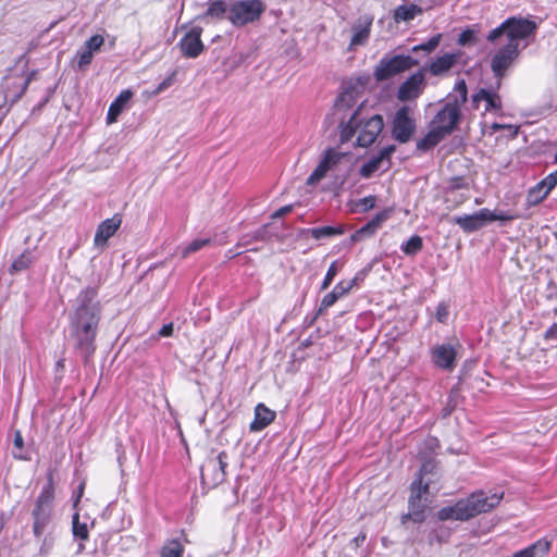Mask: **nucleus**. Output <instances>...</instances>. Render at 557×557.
I'll return each instance as SVG.
<instances>
[{
	"label": "nucleus",
	"mask_w": 557,
	"mask_h": 557,
	"mask_svg": "<svg viewBox=\"0 0 557 557\" xmlns=\"http://www.w3.org/2000/svg\"><path fill=\"white\" fill-rule=\"evenodd\" d=\"M441 40H442V34H436V35L432 36L430 39H428L425 42L413 46L411 51L412 52L425 51L426 53H431L438 47Z\"/></svg>",
	"instance_id": "nucleus-37"
},
{
	"label": "nucleus",
	"mask_w": 557,
	"mask_h": 557,
	"mask_svg": "<svg viewBox=\"0 0 557 557\" xmlns=\"http://www.w3.org/2000/svg\"><path fill=\"white\" fill-rule=\"evenodd\" d=\"M482 102L484 103V112H498L502 110V100L496 91L481 88L472 95L471 103L474 109H480Z\"/></svg>",
	"instance_id": "nucleus-20"
},
{
	"label": "nucleus",
	"mask_w": 557,
	"mask_h": 557,
	"mask_svg": "<svg viewBox=\"0 0 557 557\" xmlns=\"http://www.w3.org/2000/svg\"><path fill=\"white\" fill-rule=\"evenodd\" d=\"M173 330H174V326H173V323H168V324H164L160 331H159V335L161 337H168V336H171L173 334Z\"/></svg>",
	"instance_id": "nucleus-53"
},
{
	"label": "nucleus",
	"mask_w": 557,
	"mask_h": 557,
	"mask_svg": "<svg viewBox=\"0 0 557 557\" xmlns=\"http://www.w3.org/2000/svg\"><path fill=\"white\" fill-rule=\"evenodd\" d=\"M384 126L383 117L379 114H375L368 119L361 126L358 137L357 144L360 147H369L371 146L380 133L382 132Z\"/></svg>",
	"instance_id": "nucleus-16"
},
{
	"label": "nucleus",
	"mask_w": 557,
	"mask_h": 557,
	"mask_svg": "<svg viewBox=\"0 0 557 557\" xmlns=\"http://www.w3.org/2000/svg\"><path fill=\"white\" fill-rule=\"evenodd\" d=\"M55 536L53 535V530L47 531V534L42 539L41 546H40V553L48 554L54 544Z\"/></svg>",
	"instance_id": "nucleus-47"
},
{
	"label": "nucleus",
	"mask_w": 557,
	"mask_h": 557,
	"mask_svg": "<svg viewBox=\"0 0 557 557\" xmlns=\"http://www.w3.org/2000/svg\"><path fill=\"white\" fill-rule=\"evenodd\" d=\"M413 109L409 106L400 107L393 119L392 135L399 143L410 140L416 129V121L413 117Z\"/></svg>",
	"instance_id": "nucleus-9"
},
{
	"label": "nucleus",
	"mask_w": 557,
	"mask_h": 557,
	"mask_svg": "<svg viewBox=\"0 0 557 557\" xmlns=\"http://www.w3.org/2000/svg\"><path fill=\"white\" fill-rule=\"evenodd\" d=\"M348 161L349 157L347 153L341 152L336 149L326 150L317 168L307 178V185H315L324 178L327 173L341 171L342 166L348 163Z\"/></svg>",
	"instance_id": "nucleus-8"
},
{
	"label": "nucleus",
	"mask_w": 557,
	"mask_h": 557,
	"mask_svg": "<svg viewBox=\"0 0 557 557\" xmlns=\"http://www.w3.org/2000/svg\"><path fill=\"white\" fill-rule=\"evenodd\" d=\"M393 213V208H386L379 213H376L368 223L374 228L376 232L386 222Z\"/></svg>",
	"instance_id": "nucleus-38"
},
{
	"label": "nucleus",
	"mask_w": 557,
	"mask_h": 557,
	"mask_svg": "<svg viewBox=\"0 0 557 557\" xmlns=\"http://www.w3.org/2000/svg\"><path fill=\"white\" fill-rule=\"evenodd\" d=\"M416 65L418 61L410 55L383 57L374 67L373 76L377 82H384Z\"/></svg>",
	"instance_id": "nucleus-6"
},
{
	"label": "nucleus",
	"mask_w": 557,
	"mask_h": 557,
	"mask_svg": "<svg viewBox=\"0 0 557 557\" xmlns=\"http://www.w3.org/2000/svg\"><path fill=\"white\" fill-rule=\"evenodd\" d=\"M351 290V285L346 284L345 281L338 282L332 292L327 293L322 301L320 310L332 307L341 297L347 295Z\"/></svg>",
	"instance_id": "nucleus-27"
},
{
	"label": "nucleus",
	"mask_w": 557,
	"mask_h": 557,
	"mask_svg": "<svg viewBox=\"0 0 557 557\" xmlns=\"http://www.w3.org/2000/svg\"><path fill=\"white\" fill-rule=\"evenodd\" d=\"M462 52H446L442 55H437L430 60L426 66L423 69L424 71H429L432 76H445L450 70L458 63L461 58Z\"/></svg>",
	"instance_id": "nucleus-13"
},
{
	"label": "nucleus",
	"mask_w": 557,
	"mask_h": 557,
	"mask_svg": "<svg viewBox=\"0 0 557 557\" xmlns=\"http://www.w3.org/2000/svg\"><path fill=\"white\" fill-rule=\"evenodd\" d=\"M549 194L546 193L544 187L540 184V182L533 186L527 195V205L529 207L536 206L541 203Z\"/></svg>",
	"instance_id": "nucleus-32"
},
{
	"label": "nucleus",
	"mask_w": 557,
	"mask_h": 557,
	"mask_svg": "<svg viewBox=\"0 0 557 557\" xmlns=\"http://www.w3.org/2000/svg\"><path fill=\"white\" fill-rule=\"evenodd\" d=\"M552 547L547 539H540L528 547L516 552L511 557H545Z\"/></svg>",
	"instance_id": "nucleus-26"
},
{
	"label": "nucleus",
	"mask_w": 557,
	"mask_h": 557,
	"mask_svg": "<svg viewBox=\"0 0 557 557\" xmlns=\"http://www.w3.org/2000/svg\"><path fill=\"white\" fill-rule=\"evenodd\" d=\"M14 446L17 448L23 447V437L20 431H16L14 434Z\"/></svg>",
	"instance_id": "nucleus-55"
},
{
	"label": "nucleus",
	"mask_w": 557,
	"mask_h": 557,
	"mask_svg": "<svg viewBox=\"0 0 557 557\" xmlns=\"http://www.w3.org/2000/svg\"><path fill=\"white\" fill-rule=\"evenodd\" d=\"M426 444L429 445V447L431 449H433L435 447H438V442H437V440L435 437L428 438Z\"/></svg>",
	"instance_id": "nucleus-57"
},
{
	"label": "nucleus",
	"mask_w": 557,
	"mask_h": 557,
	"mask_svg": "<svg viewBox=\"0 0 557 557\" xmlns=\"http://www.w3.org/2000/svg\"><path fill=\"white\" fill-rule=\"evenodd\" d=\"M176 71H173L170 75H168L153 90L152 95L157 96L171 87L175 81Z\"/></svg>",
	"instance_id": "nucleus-44"
},
{
	"label": "nucleus",
	"mask_w": 557,
	"mask_h": 557,
	"mask_svg": "<svg viewBox=\"0 0 557 557\" xmlns=\"http://www.w3.org/2000/svg\"><path fill=\"white\" fill-rule=\"evenodd\" d=\"M275 419V412L263 404L255 408V420L250 424V431L258 432L267 428Z\"/></svg>",
	"instance_id": "nucleus-24"
},
{
	"label": "nucleus",
	"mask_w": 557,
	"mask_h": 557,
	"mask_svg": "<svg viewBox=\"0 0 557 557\" xmlns=\"http://www.w3.org/2000/svg\"><path fill=\"white\" fill-rule=\"evenodd\" d=\"M474 38H475V32L473 29L468 28L459 35L457 42L459 46L465 47V46H469V45L473 44Z\"/></svg>",
	"instance_id": "nucleus-48"
},
{
	"label": "nucleus",
	"mask_w": 557,
	"mask_h": 557,
	"mask_svg": "<svg viewBox=\"0 0 557 557\" xmlns=\"http://www.w3.org/2000/svg\"><path fill=\"white\" fill-rule=\"evenodd\" d=\"M133 97V91L129 89L122 90L120 95L114 99V101L110 104L108 114H107V123L113 124L117 121L119 115L126 108L127 103Z\"/></svg>",
	"instance_id": "nucleus-23"
},
{
	"label": "nucleus",
	"mask_w": 557,
	"mask_h": 557,
	"mask_svg": "<svg viewBox=\"0 0 557 557\" xmlns=\"http://www.w3.org/2000/svg\"><path fill=\"white\" fill-rule=\"evenodd\" d=\"M358 126L357 112H355L347 123L341 125V140L348 141L355 135Z\"/></svg>",
	"instance_id": "nucleus-34"
},
{
	"label": "nucleus",
	"mask_w": 557,
	"mask_h": 557,
	"mask_svg": "<svg viewBox=\"0 0 557 557\" xmlns=\"http://www.w3.org/2000/svg\"><path fill=\"white\" fill-rule=\"evenodd\" d=\"M32 262H33L32 253L29 251H25L13 261L11 268L15 272L22 271V270L27 269Z\"/></svg>",
	"instance_id": "nucleus-41"
},
{
	"label": "nucleus",
	"mask_w": 557,
	"mask_h": 557,
	"mask_svg": "<svg viewBox=\"0 0 557 557\" xmlns=\"http://www.w3.org/2000/svg\"><path fill=\"white\" fill-rule=\"evenodd\" d=\"M373 15L363 14L359 16L351 26V39L348 51H355L358 47L367 45L371 35Z\"/></svg>",
	"instance_id": "nucleus-12"
},
{
	"label": "nucleus",
	"mask_w": 557,
	"mask_h": 557,
	"mask_svg": "<svg viewBox=\"0 0 557 557\" xmlns=\"http://www.w3.org/2000/svg\"><path fill=\"white\" fill-rule=\"evenodd\" d=\"M395 151V146L389 145L380 150V152L372 157L367 163L360 169L362 177H370L374 172L379 170H387L389 168L391 156Z\"/></svg>",
	"instance_id": "nucleus-17"
},
{
	"label": "nucleus",
	"mask_w": 557,
	"mask_h": 557,
	"mask_svg": "<svg viewBox=\"0 0 557 557\" xmlns=\"http://www.w3.org/2000/svg\"><path fill=\"white\" fill-rule=\"evenodd\" d=\"M103 44H104L103 36L97 34V35L91 36L88 40H86L83 47L86 48L87 50H89L90 52L96 53L101 49Z\"/></svg>",
	"instance_id": "nucleus-42"
},
{
	"label": "nucleus",
	"mask_w": 557,
	"mask_h": 557,
	"mask_svg": "<svg viewBox=\"0 0 557 557\" xmlns=\"http://www.w3.org/2000/svg\"><path fill=\"white\" fill-rule=\"evenodd\" d=\"M490 127H491V129H492V132H493V133H494V132H497V131H499V129H503V128H505V127H509V128H511V126H510V125L506 126V125H504V124H498V123H493Z\"/></svg>",
	"instance_id": "nucleus-56"
},
{
	"label": "nucleus",
	"mask_w": 557,
	"mask_h": 557,
	"mask_svg": "<svg viewBox=\"0 0 557 557\" xmlns=\"http://www.w3.org/2000/svg\"><path fill=\"white\" fill-rule=\"evenodd\" d=\"M430 483L431 480H426L424 485L421 486V480L412 482L409 497V511L404 516V520L411 519L414 522H422L425 519L426 499L423 497L428 493Z\"/></svg>",
	"instance_id": "nucleus-10"
},
{
	"label": "nucleus",
	"mask_w": 557,
	"mask_h": 557,
	"mask_svg": "<svg viewBox=\"0 0 557 557\" xmlns=\"http://www.w3.org/2000/svg\"><path fill=\"white\" fill-rule=\"evenodd\" d=\"M72 532L73 535L82 541H86L89 536V531L87 523L79 522V515L78 512H75L73 515V521H72Z\"/></svg>",
	"instance_id": "nucleus-35"
},
{
	"label": "nucleus",
	"mask_w": 557,
	"mask_h": 557,
	"mask_svg": "<svg viewBox=\"0 0 557 557\" xmlns=\"http://www.w3.org/2000/svg\"><path fill=\"white\" fill-rule=\"evenodd\" d=\"M375 206V197L374 196H367L362 199H359L357 202V207L360 208V211L367 212L371 209H373Z\"/></svg>",
	"instance_id": "nucleus-49"
},
{
	"label": "nucleus",
	"mask_w": 557,
	"mask_h": 557,
	"mask_svg": "<svg viewBox=\"0 0 557 557\" xmlns=\"http://www.w3.org/2000/svg\"><path fill=\"white\" fill-rule=\"evenodd\" d=\"M94 59V53L90 52L89 50H87L86 48L82 47L77 52H76V63H77V67L79 70H85L92 61Z\"/></svg>",
	"instance_id": "nucleus-39"
},
{
	"label": "nucleus",
	"mask_w": 557,
	"mask_h": 557,
	"mask_svg": "<svg viewBox=\"0 0 557 557\" xmlns=\"http://www.w3.org/2000/svg\"><path fill=\"white\" fill-rule=\"evenodd\" d=\"M454 100L449 101L437 112L431 122L428 134L418 141L417 147L421 150H429L435 147L444 137L449 135L457 126L461 106L468 99V88L465 79H459L455 84Z\"/></svg>",
	"instance_id": "nucleus-2"
},
{
	"label": "nucleus",
	"mask_w": 557,
	"mask_h": 557,
	"mask_svg": "<svg viewBox=\"0 0 557 557\" xmlns=\"http://www.w3.org/2000/svg\"><path fill=\"white\" fill-rule=\"evenodd\" d=\"M457 350L451 344L435 345L431 349V359L433 363L446 371H453L456 367Z\"/></svg>",
	"instance_id": "nucleus-14"
},
{
	"label": "nucleus",
	"mask_w": 557,
	"mask_h": 557,
	"mask_svg": "<svg viewBox=\"0 0 557 557\" xmlns=\"http://www.w3.org/2000/svg\"><path fill=\"white\" fill-rule=\"evenodd\" d=\"M228 5L226 2L222 0H215L212 1L206 13L203 14V17H212V18H222L224 16L227 17L228 15Z\"/></svg>",
	"instance_id": "nucleus-30"
},
{
	"label": "nucleus",
	"mask_w": 557,
	"mask_h": 557,
	"mask_svg": "<svg viewBox=\"0 0 557 557\" xmlns=\"http://www.w3.org/2000/svg\"><path fill=\"white\" fill-rule=\"evenodd\" d=\"M346 232V226L344 224L337 225H324L319 227H312L304 230V234H310L311 237L315 240H322L325 238H332L335 236H341Z\"/></svg>",
	"instance_id": "nucleus-25"
},
{
	"label": "nucleus",
	"mask_w": 557,
	"mask_h": 557,
	"mask_svg": "<svg viewBox=\"0 0 557 557\" xmlns=\"http://www.w3.org/2000/svg\"><path fill=\"white\" fill-rule=\"evenodd\" d=\"M227 455L225 451H221L216 458L208 459L201 467V479L205 480L207 476V471L213 470L214 475L212 481L214 483H220L225 479V468L227 467Z\"/></svg>",
	"instance_id": "nucleus-22"
},
{
	"label": "nucleus",
	"mask_w": 557,
	"mask_h": 557,
	"mask_svg": "<svg viewBox=\"0 0 557 557\" xmlns=\"http://www.w3.org/2000/svg\"><path fill=\"white\" fill-rule=\"evenodd\" d=\"M395 151V146L389 145L380 150V152L372 157L367 163L360 169L362 177H370L374 172L379 170H387L389 168L391 156Z\"/></svg>",
	"instance_id": "nucleus-18"
},
{
	"label": "nucleus",
	"mask_w": 557,
	"mask_h": 557,
	"mask_svg": "<svg viewBox=\"0 0 557 557\" xmlns=\"http://www.w3.org/2000/svg\"><path fill=\"white\" fill-rule=\"evenodd\" d=\"M453 222L466 233L479 231L488 224L486 208H483L472 214L456 215L453 218Z\"/></svg>",
	"instance_id": "nucleus-19"
},
{
	"label": "nucleus",
	"mask_w": 557,
	"mask_h": 557,
	"mask_svg": "<svg viewBox=\"0 0 557 557\" xmlns=\"http://www.w3.org/2000/svg\"><path fill=\"white\" fill-rule=\"evenodd\" d=\"M375 233L376 231L372 228V226L369 223H367L350 235L349 245H354L358 242H362L367 238H370L374 236Z\"/></svg>",
	"instance_id": "nucleus-36"
},
{
	"label": "nucleus",
	"mask_w": 557,
	"mask_h": 557,
	"mask_svg": "<svg viewBox=\"0 0 557 557\" xmlns=\"http://www.w3.org/2000/svg\"><path fill=\"white\" fill-rule=\"evenodd\" d=\"M535 29L536 24L531 20L510 17L488 33L487 41L497 46L491 57V70L497 79V87L517 61L521 48L525 46L522 41L533 35Z\"/></svg>",
	"instance_id": "nucleus-1"
},
{
	"label": "nucleus",
	"mask_w": 557,
	"mask_h": 557,
	"mask_svg": "<svg viewBox=\"0 0 557 557\" xmlns=\"http://www.w3.org/2000/svg\"><path fill=\"white\" fill-rule=\"evenodd\" d=\"M540 184L549 194L557 185V170L545 176Z\"/></svg>",
	"instance_id": "nucleus-45"
},
{
	"label": "nucleus",
	"mask_w": 557,
	"mask_h": 557,
	"mask_svg": "<svg viewBox=\"0 0 557 557\" xmlns=\"http://www.w3.org/2000/svg\"><path fill=\"white\" fill-rule=\"evenodd\" d=\"M436 468V465L433 460H426L421 469H420V472H419V478L416 480V481H420L421 480V486L424 485V476L428 475V474H432L433 471L435 470Z\"/></svg>",
	"instance_id": "nucleus-46"
},
{
	"label": "nucleus",
	"mask_w": 557,
	"mask_h": 557,
	"mask_svg": "<svg viewBox=\"0 0 557 557\" xmlns=\"http://www.w3.org/2000/svg\"><path fill=\"white\" fill-rule=\"evenodd\" d=\"M54 485L50 474L47 483L42 486L36 498L32 510L33 532L37 539H40L47 531L53 530V507H54Z\"/></svg>",
	"instance_id": "nucleus-5"
},
{
	"label": "nucleus",
	"mask_w": 557,
	"mask_h": 557,
	"mask_svg": "<svg viewBox=\"0 0 557 557\" xmlns=\"http://www.w3.org/2000/svg\"><path fill=\"white\" fill-rule=\"evenodd\" d=\"M210 242V238H196L185 246H180L176 252L180 253L182 258H187L189 255L195 253L203 247L208 246Z\"/></svg>",
	"instance_id": "nucleus-29"
},
{
	"label": "nucleus",
	"mask_w": 557,
	"mask_h": 557,
	"mask_svg": "<svg viewBox=\"0 0 557 557\" xmlns=\"http://www.w3.org/2000/svg\"><path fill=\"white\" fill-rule=\"evenodd\" d=\"M454 188H461L463 185H462V180L461 178H455L453 181V185H451Z\"/></svg>",
	"instance_id": "nucleus-58"
},
{
	"label": "nucleus",
	"mask_w": 557,
	"mask_h": 557,
	"mask_svg": "<svg viewBox=\"0 0 557 557\" xmlns=\"http://www.w3.org/2000/svg\"><path fill=\"white\" fill-rule=\"evenodd\" d=\"M448 315H449L448 306L444 302L438 304V306L436 307V313H435L436 320L441 323H445L448 319Z\"/></svg>",
	"instance_id": "nucleus-50"
},
{
	"label": "nucleus",
	"mask_w": 557,
	"mask_h": 557,
	"mask_svg": "<svg viewBox=\"0 0 557 557\" xmlns=\"http://www.w3.org/2000/svg\"><path fill=\"white\" fill-rule=\"evenodd\" d=\"M422 237L419 235H413L401 245V250L407 256H416L422 249Z\"/></svg>",
	"instance_id": "nucleus-33"
},
{
	"label": "nucleus",
	"mask_w": 557,
	"mask_h": 557,
	"mask_svg": "<svg viewBox=\"0 0 557 557\" xmlns=\"http://www.w3.org/2000/svg\"><path fill=\"white\" fill-rule=\"evenodd\" d=\"M339 270H341V264L337 261H333L330 264L327 272L324 276V280L322 282V289H326L331 285V283L333 282L334 277L336 276V274L338 273Z\"/></svg>",
	"instance_id": "nucleus-43"
},
{
	"label": "nucleus",
	"mask_w": 557,
	"mask_h": 557,
	"mask_svg": "<svg viewBox=\"0 0 557 557\" xmlns=\"http://www.w3.org/2000/svg\"><path fill=\"white\" fill-rule=\"evenodd\" d=\"M84 490H85V482H82L73 495V507L74 508H76L78 503L81 502V498L84 494Z\"/></svg>",
	"instance_id": "nucleus-52"
},
{
	"label": "nucleus",
	"mask_w": 557,
	"mask_h": 557,
	"mask_svg": "<svg viewBox=\"0 0 557 557\" xmlns=\"http://www.w3.org/2000/svg\"><path fill=\"white\" fill-rule=\"evenodd\" d=\"M487 212V223L494 222V221H500V222H508L512 221L517 218L516 214L509 212V211H499L495 212L486 208Z\"/></svg>",
	"instance_id": "nucleus-40"
},
{
	"label": "nucleus",
	"mask_w": 557,
	"mask_h": 557,
	"mask_svg": "<svg viewBox=\"0 0 557 557\" xmlns=\"http://www.w3.org/2000/svg\"><path fill=\"white\" fill-rule=\"evenodd\" d=\"M184 546L177 540L168 541L161 548V557H182Z\"/></svg>",
	"instance_id": "nucleus-31"
},
{
	"label": "nucleus",
	"mask_w": 557,
	"mask_h": 557,
	"mask_svg": "<svg viewBox=\"0 0 557 557\" xmlns=\"http://www.w3.org/2000/svg\"><path fill=\"white\" fill-rule=\"evenodd\" d=\"M292 209H293V207L290 205L284 206L273 213V218H281V216L289 213L292 211Z\"/></svg>",
	"instance_id": "nucleus-54"
},
{
	"label": "nucleus",
	"mask_w": 557,
	"mask_h": 557,
	"mask_svg": "<svg viewBox=\"0 0 557 557\" xmlns=\"http://www.w3.org/2000/svg\"><path fill=\"white\" fill-rule=\"evenodd\" d=\"M425 87L424 70H419L399 85L396 97L401 102L414 101L423 94Z\"/></svg>",
	"instance_id": "nucleus-11"
},
{
	"label": "nucleus",
	"mask_w": 557,
	"mask_h": 557,
	"mask_svg": "<svg viewBox=\"0 0 557 557\" xmlns=\"http://www.w3.org/2000/svg\"><path fill=\"white\" fill-rule=\"evenodd\" d=\"M364 539H366V536H364V535H362V536H357V537L355 539V541H356V542H357V544H358V543H359V541H361V542H362V541H364Z\"/></svg>",
	"instance_id": "nucleus-59"
},
{
	"label": "nucleus",
	"mask_w": 557,
	"mask_h": 557,
	"mask_svg": "<svg viewBox=\"0 0 557 557\" xmlns=\"http://www.w3.org/2000/svg\"><path fill=\"white\" fill-rule=\"evenodd\" d=\"M202 28L191 27L180 40L178 46L186 58H197L203 50L201 41Z\"/></svg>",
	"instance_id": "nucleus-15"
},
{
	"label": "nucleus",
	"mask_w": 557,
	"mask_h": 557,
	"mask_svg": "<svg viewBox=\"0 0 557 557\" xmlns=\"http://www.w3.org/2000/svg\"><path fill=\"white\" fill-rule=\"evenodd\" d=\"M366 275H367V272L364 270H361L356 273L354 278H351L349 281H345V283L350 284L351 289H352L355 286H357L360 282H362L364 280Z\"/></svg>",
	"instance_id": "nucleus-51"
},
{
	"label": "nucleus",
	"mask_w": 557,
	"mask_h": 557,
	"mask_svg": "<svg viewBox=\"0 0 557 557\" xmlns=\"http://www.w3.org/2000/svg\"><path fill=\"white\" fill-rule=\"evenodd\" d=\"M78 306L70 317V337L75 348L85 356L95 351V338L99 323V309L88 299L87 293H81Z\"/></svg>",
	"instance_id": "nucleus-3"
},
{
	"label": "nucleus",
	"mask_w": 557,
	"mask_h": 557,
	"mask_svg": "<svg viewBox=\"0 0 557 557\" xmlns=\"http://www.w3.org/2000/svg\"><path fill=\"white\" fill-rule=\"evenodd\" d=\"M503 494L483 491L474 492L467 498L459 499L451 506H445L437 511L441 521H467L478 515L487 512L495 508L502 500Z\"/></svg>",
	"instance_id": "nucleus-4"
},
{
	"label": "nucleus",
	"mask_w": 557,
	"mask_h": 557,
	"mask_svg": "<svg viewBox=\"0 0 557 557\" xmlns=\"http://www.w3.org/2000/svg\"><path fill=\"white\" fill-rule=\"evenodd\" d=\"M263 11L264 5L260 0L234 1L228 5L227 20L234 26H244L258 20Z\"/></svg>",
	"instance_id": "nucleus-7"
},
{
	"label": "nucleus",
	"mask_w": 557,
	"mask_h": 557,
	"mask_svg": "<svg viewBox=\"0 0 557 557\" xmlns=\"http://www.w3.org/2000/svg\"><path fill=\"white\" fill-rule=\"evenodd\" d=\"M122 220L119 215H113L110 219L102 221L97 230L94 237V244L97 247L106 246L108 239L112 237L115 232L120 228Z\"/></svg>",
	"instance_id": "nucleus-21"
},
{
	"label": "nucleus",
	"mask_w": 557,
	"mask_h": 557,
	"mask_svg": "<svg viewBox=\"0 0 557 557\" xmlns=\"http://www.w3.org/2000/svg\"><path fill=\"white\" fill-rule=\"evenodd\" d=\"M422 13V9L417 4H404L394 10V21L396 23L410 22L417 15Z\"/></svg>",
	"instance_id": "nucleus-28"
}]
</instances>
